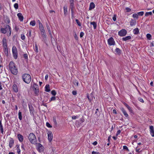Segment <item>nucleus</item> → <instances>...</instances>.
I'll list each match as a JSON object with an SVG mask.
<instances>
[{
	"label": "nucleus",
	"mask_w": 154,
	"mask_h": 154,
	"mask_svg": "<svg viewBox=\"0 0 154 154\" xmlns=\"http://www.w3.org/2000/svg\"><path fill=\"white\" fill-rule=\"evenodd\" d=\"M21 38L22 40H24L25 38V36L24 35H21Z\"/></svg>",
	"instance_id": "55"
},
{
	"label": "nucleus",
	"mask_w": 154,
	"mask_h": 154,
	"mask_svg": "<svg viewBox=\"0 0 154 154\" xmlns=\"http://www.w3.org/2000/svg\"><path fill=\"white\" fill-rule=\"evenodd\" d=\"M4 28H2L1 29V31L2 33L5 34L7 32H9V35L11 34V27L7 25H4Z\"/></svg>",
	"instance_id": "4"
},
{
	"label": "nucleus",
	"mask_w": 154,
	"mask_h": 154,
	"mask_svg": "<svg viewBox=\"0 0 154 154\" xmlns=\"http://www.w3.org/2000/svg\"><path fill=\"white\" fill-rule=\"evenodd\" d=\"M17 137L20 142H22L23 141V137L22 135L20 134H18Z\"/></svg>",
	"instance_id": "16"
},
{
	"label": "nucleus",
	"mask_w": 154,
	"mask_h": 154,
	"mask_svg": "<svg viewBox=\"0 0 154 154\" xmlns=\"http://www.w3.org/2000/svg\"><path fill=\"white\" fill-rule=\"evenodd\" d=\"M130 25L131 26H133L135 25L136 24V20H133L132 19H131L130 22Z\"/></svg>",
	"instance_id": "15"
},
{
	"label": "nucleus",
	"mask_w": 154,
	"mask_h": 154,
	"mask_svg": "<svg viewBox=\"0 0 154 154\" xmlns=\"http://www.w3.org/2000/svg\"><path fill=\"white\" fill-rule=\"evenodd\" d=\"M46 25L47 29H50V27H49L48 23H46Z\"/></svg>",
	"instance_id": "59"
},
{
	"label": "nucleus",
	"mask_w": 154,
	"mask_h": 154,
	"mask_svg": "<svg viewBox=\"0 0 154 154\" xmlns=\"http://www.w3.org/2000/svg\"><path fill=\"white\" fill-rule=\"evenodd\" d=\"M3 46H7V40L5 38H4L2 40Z\"/></svg>",
	"instance_id": "21"
},
{
	"label": "nucleus",
	"mask_w": 154,
	"mask_h": 154,
	"mask_svg": "<svg viewBox=\"0 0 154 154\" xmlns=\"http://www.w3.org/2000/svg\"><path fill=\"white\" fill-rule=\"evenodd\" d=\"M4 48V51L5 54H8V49L7 46H3Z\"/></svg>",
	"instance_id": "28"
},
{
	"label": "nucleus",
	"mask_w": 154,
	"mask_h": 154,
	"mask_svg": "<svg viewBox=\"0 0 154 154\" xmlns=\"http://www.w3.org/2000/svg\"><path fill=\"white\" fill-rule=\"evenodd\" d=\"M87 98L88 99L90 102H91V99L89 98V94H87Z\"/></svg>",
	"instance_id": "50"
},
{
	"label": "nucleus",
	"mask_w": 154,
	"mask_h": 154,
	"mask_svg": "<svg viewBox=\"0 0 154 154\" xmlns=\"http://www.w3.org/2000/svg\"><path fill=\"white\" fill-rule=\"evenodd\" d=\"M84 33L83 32H81L80 33V36L81 38H82L83 37V36L84 35Z\"/></svg>",
	"instance_id": "52"
},
{
	"label": "nucleus",
	"mask_w": 154,
	"mask_h": 154,
	"mask_svg": "<svg viewBox=\"0 0 154 154\" xmlns=\"http://www.w3.org/2000/svg\"><path fill=\"white\" fill-rule=\"evenodd\" d=\"M121 131L120 130H119L117 131L116 135V136H118L119 134L121 133Z\"/></svg>",
	"instance_id": "54"
},
{
	"label": "nucleus",
	"mask_w": 154,
	"mask_h": 154,
	"mask_svg": "<svg viewBox=\"0 0 154 154\" xmlns=\"http://www.w3.org/2000/svg\"><path fill=\"white\" fill-rule=\"evenodd\" d=\"M39 29L40 31L42 30L43 29H45L42 23L39 24Z\"/></svg>",
	"instance_id": "29"
},
{
	"label": "nucleus",
	"mask_w": 154,
	"mask_h": 154,
	"mask_svg": "<svg viewBox=\"0 0 154 154\" xmlns=\"http://www.w3.org/2000/svg\"><path fill=\"white\" fill-rule=\"evenodd\" d=\"M112 19L114 21H116V15H114L113 16V17H112Z\"/></svg>",
	"instance_id": "51"
},
{
	"label": "nucleus",
	"mask_w": 154,
	"mask_h": 154,
	"mask_svg": "<svg viewBox=\"0 0 154 154\" xmlns=\"http://www.w3.org/2000/svg\"><path fill=\"white\" fill-rule=\"evenodd\" d=\"M132 16L134 18H136L137 19H138V14H134L132 15Z\"/></svg>",
	"instance_id": "34"
},
{
	"label": "nucleus",
	"mask_w": 154,
	"mask_h": 154,
	"mask_svg": "<svg viewBox=\"0 0 154 154\" xmlns=\"http://www.w3.org/2000/svg\"><path fill=\"white\" fill-rule=\"evenodd\" d=\"M108 42L109 45H114L115 44V42L112 37L110 38L108 40Z\"/></svg>",
	"instance_id": "8"
},
{
	"label": "nucleus",
	"mask_w": 154,
	"mask_h": 154,
	"mask_svg": "<svg viewBox=\"0 0 154 154\" xmlns=\"http://www.w3.org/2000/svg\"><path fill=\"white\" fill-rule=\"evenodd\" d=\"M53 121H54V123L55 124H57V121L56 120V119L55 117H53Z\"/></svg>",
	"instance_id": "53"
},
{
	"label": "nucleus",
	"mask_w": 154,
	"mask_h": 154,
	"mask_svg": "<svg viewBox=\"0 0 154 154\" xmlns=\"http://www.w3.org/2000/svg\"><path fill=\"white\" fill-rule=\"evenodd\" d=\"M64 15L66 16L67 14V8L66 6L63 7Z\"/></svg>",
	"instance_id": "25"
},
{
	"label": "nucleus",
	"mask_w": 154,
	"mask_h": 154,
	"mask_svg": "<svg viewBox=\"0 0 154 154\" xmlns=\"http://www.w3.org/2000/svg\"><path fill=\"white\" fill-rule=\"evenodd\" d=\"M137 14H138V16H142L144 14V12L143 11H141L140 12H139L137 13Z\"/></svg>",
	"instance_id": "38"
},
{
	"label": "nucleus",
	"mask_w": 154,
	"mask_h": 154,
	"mask_svg": "<svg viewBox=\"0 0 154 154\" xmlns=\"http://www.w3.org/2000/svg\"><path fill=\"white\" fill-rule=\"evenodd\" d=\"M17 16L20 21H22L23 20V17L21 13H20L17 14Z\"/></svg>",
	"instance_id": "14"
},
{
	"label": "nucleus",
	"mask_w": 154,
	"mask_h": 154,
	"mask_svg": "<svg viewBox=\"0 0 154 154\" xmlns=\"http://www.w3.org/2000/svg\"><path fill=\"white\" fill-rule=\"evenodd\" d=\"M95 7V5L94 3L92 2L91 3L89 8V10H91L92 9H94Z\"/></svg>",
	"instance_id": "19"
},
{
	"label": "nucleus",
	"mask_w": 154,
	"mask_h": 154,
	"mask_svg": "<svg viewBox=\"0 0 154 154\" xmlns=\"http://www.w3.org/2000/svg\"><path fill=\"white\" fill-rule=\"evenodd\" d=\"M18 116L19 119L21 120L22 119V112L20 111H19Z\"/></svg>",
	"instance_id": "30"
},
{
	"label": "nucleus",
	"mask_w": 154,
	"mask_h": 154,
	"mask_svg": "<svg viewBox=\"0 0 154 154\" xmlns=\"http://www.w3.org/2000/svg\"><path fill=\"white\" fill-rule=\"evenodd\" d=\"M75 21L79 26H81V23L79 21V20L78 19H76Z\"/></svg>",
	"instance_id": "37"
},
{
	"label": "nucleus",
	"mask_w": 154,
	"mask_h": 154,
	"mask_svg": "<svg viewBox=\"0 0 154 154\" xmlns=\"http://www.w3.org/2000/svg\"><path fill=\"white\" fill-rule=\"evenodd\" d=\"M72 94L74 95H76L77 94L76 91H73L72 92Z\"/></svg>",
	"instance_id": "60"
},
{
	"label": "nucleus",
	"mask_w": 154,
	"mask_h": 154,
	"mask_svg": "<svg viewBox=\"0 0 154 154\" xmlns=\"http://www.w3.org/2000/svg\"><path fill=\"white\" fill-rule=\"evenodd\" d=\"M28 106L29 110L31 114L32 115H34V109L33 106H32L31 103L29 104Z\"/></svg>",
	"instance_id": "10"
},
{
	"label": "nucleus",
	"mask_w": 154,
	"mask_h": 154,
	"mask_svg": "<svg viewBox=\"0 0 154 154\" xmlns=\"http://www.w3.org/2000/svg\"><path fill=\"white\" fill-rule=\"evenodd\" d=\"M13 89L15 92H18V88L17 85L16 84H14L13 86Z\"/></svg>",
	"instance_id": "22"
},
{
	"label": "nucleus",
	"mask_w": 154,
	"mask_h": 154,
	"mask_svg": "<svg viewBox=\"0 0 154 154\" xmlns=\"http://www.w3.org/2000/svg\"><path fill=\"white\" fill-rule=\"evenodd\" d=\"M35 22L34 20L31 21L30 23V25L33 26H35Z\"/></svg>",
	"instance_id": "31"
},
{
	"label": "nucleus",
	"mask_w": 154,
	"mask_h": 154,
	"mask_svg": "<svg viewBox=\"0 0 154 154\" xmlns=\"http://www.w3.org/2000/svg\"><path fill=\"white\" fill-rule=\"evenodd\" d=\"M152 13L151 12H146L145 15V16H148L149 15H152Z\"/></svg>",
	"instance_id": "35"
},
{
	"label": "nucleus",
	"mask_w": 154,
	"mask_h": 154,
	"mask_svg": "<svg viewBox=\"0 0 154 154\" xmlns=\"http://www.w3.org/2000/svg\"><path fill=\"white\" fill-rule=\"evenodd\" d=\"M127 33V31L124 29H122L118 32V35L121 37L125 36Z\"/></svg>",
	"instance_id": "7"
},
{
	"label": "nucleus",
	"mask_w": 154,
	"mask_h": 154,
	"mask_svg": "<svg viewBox=\"0 0 154 154\" xmlns=\"http://www.w3.org/2000/svg\"><path fill=\"white\" fill-rule=\"evenodd\" d=\"M56 100V97H52L50 99V101H54Z\"/></svg>",
	"instance_id": "43"
},
{
	"label": "nucleus",
	"mask_w": 154,
	"mask_h": 154,
	"mask_svg": "<svg viewBox=\"0 0 154 154\" xmlns=\"http://www.w3.org/2000/svg\"><path fill=\"white\" fill-rule=\"evenodd\" d=\"M125 9L126 10V12H129L131 11V9L128 7L126 8Z\"/></svg>",
	"instance_id": "44"
},
{
	"label": "nucleus",
	"mask_w": 154,
	"mask_h": 154,
	"mask_svg": "<svg viewBox=\"0 0 154 154\" xmlns=\"http://www.w3.org/2000/svg\"><path fill=\"white\" fill-rule=\"evenodd\" d=\"M14 7L16 9H17L18 8V5L17 3H15L14 5Z\"/></svg>",
	"instance_id": "41"
},
{
	"label": "nucleus",
	"mask_w": 154,
	"mask_h": 154,
	"mask_svg": "<svg viewBox=\"0 0 154 154\" xmlns=\"http://www.w3.org/2000/svg\"><path fill=\"white\" fill-rule=\"evenodd\" d=\"M46 126L49 128H51L52 126L51 125L48 123L47 122L46 123Z\"/></svg>",
	"instance_id": "47"
},
{
	"label": "nucleus",
	"mask_w": 154,
	"mask_h": 154,
	"mask_svg": "<svg viewBox=\"0 0 154 154\" xmlns=\"http://www.w3.org/2000/svg\"><path fill=\"white\" fill-rule=\"evenodd\" d=\"M9 70L12 74L15 75L17 74L18 70L13 62H10L9 64Z\"/></svg>",
	"instance_id": "1"
},
{
	"label": "nucleus",
	"mask_w": 154,
	"mask_h": 154,
	"mask_svg": "<svg viewBox=\"0 0 154 154\" xmlns=\"http://www.w3.org/2000/svg\"><path fill=\"white\" fill-rule=\"evenodd\" d=\"M38 145V150L40 152H42L44 151V147L40 143H37Z\"/></svg>",
	"instance_id": "9"
},
{
	"label": "nucleus",
	"mask_w": 154,
	"mask_h": 154,
	"mask_svg": "<svg viewBox=\"0 0 154 154\" xmlns=\"http://www.w3.org/2000/svg\"><path fill=\"white\" fill-rule=\"evenodd\" d=\"M77 118V117L75 116H72V119H75Z\"/></svg>",
	"instance_id": "64"
},
{
	"label": "nucleus",
	"mask_w": 154,
	"mask_h": 154,
	"mask_svg": "<svg viewBox=\"0 0 154 154\" xmlns=\"http://www.w3.org/2000/svg\"><path fill=\"white\" fill-rule=\"evenodd\" d=\"M124 104L127 107V108L128 109H130V107L126 103H125L124 102Z\"/></svg>",
	"instance_id": "45"
},
{
	"label": "nucleus",
	"mask_w": 154,
	"mask_h": 154,
	"mask_svg": "<svg viewBox=\"0 0 154 154\" xmlns=\"http://www.w3.org/2000/svg\"><path fill=\"white\" fill-rule=\"evenodd\" d=\"M22 78L23 81L27 84H29L31 80V76L30 75L27 73H25L22 75Z\"/></svg>",
	"instance_id": "3"
},
{
	"label": "nucleus",
	"mask_w": 154,
	"mask_h": 154,
	"mask_svg": "<svg viewBox=\"0 0 154 154\" xmlns=\"http://www.w3.org/2000/svg\"><path fill=\"white\" fill-rule=\"evenodd\" d=\"M4 22L7 23H9L10 22V20L8 18L7 16L4 17Z\"/></svg>",
	"instance_id": "20"
},
{
	"label": "nucleus",
	"mask_w": 154,
	"mask_h": 154,
	"mask_svg": "<svg viewBox=\"0 0 154 154\" xmlns=\"http://www.w3.org/2000/svg\"><path fill=\"white\" fill-rule=\"evenodd\" d=\"M48 77V74H46L45 77V79L46 80H47Z\"/></svg>",
	"instance_id": "63"
},
{
	"label": "nucleus",
	"mask_w": 154,
	"mask_h": 154,
	"mask_svg": "<svg viewBox=\"0 0 154 154\" xmlns=\"http://www.w3.org/2000/svg\"><path fill=\"white\" fill-rule=\"evenodd\" d=\"M92 154H100V153L98 152L93 151L92 152Z\"/></svg>",
	"instance_id": "57"
},
{
	"label": "nucleus",
	"mask_w": 154,
	"mask_h": 154,
	"mask_svg": "<svg viewBox=\"0 0 154 154\" xmlns=\"http://www.w3.org/2000/svg\"><path fill=\"white\" fill-rule=\"evenodd\" d=\"M14 143V140L13 138H11L9 143V146L10 148L13 146Z\"/></svg>",
	"instance_id": "17"
},
{
	"label": "nucleus",
	"mask_w": 154,
	"mask_h": 154,
	"mask_svg": "<svg viewBox=\"0 0 154 154\" xmlns=\"http://www.w3.org/2000/svg\"><path fill=\"white\" fill-rule=\"evenodd\" d=\"M71 11V14H72V18H73L74 17V11H73V9H72L70 8Z\"/></svg>",
	"instance_id": "39"
},
{
	"label": "nucleus",
	"mask_w": 154,
	"mask_h": 154,
	"mask_svg": "<svg viewBox=\"0 0 154 154\" xmlns=\"http://www.w3.org/2000/svg\"><path fill=\"white\" fill-rule=\"evenodd\" d=\"M35 50L36 52L38 53V45L37 44H35Z\"/></svg>",
	"instance_id": "33"
},
{
	"label": "nucleus",
	"mask_w": 154,
	"mask_h": 154,
	"mask_svg": "<svg viewBox=\"0 0 154 154\" xmlns=\"http://www.w3.org/2000/svg\"><path fill=\"white\" fill-rule=\"evenodd\" d=\"M123 149H126L127 151H129V149H128V147L126 146H123Z\"/></svg>",
	"instance_id": "49"
},
{
	"label": "nucleus",
	"mask_w": 154,
	"mask_h": 154,
	"mask_svg": "<svg viewBox=\"0 0 154 154\" xmlns=\"http://www.w3.org/2000/svg\"><path fill=\"white\" fill-rule=\"evenodd\" d=\"M133 32L134 34H137L139 32V30L138 28H136L134 29Z\"/></svg>",
	"instance_id": "26"
},
{
	"label": "nucleus",
	"mask_w": 154,
	"mask_h": 154,
	"mask_svg": "<svg viewBox=\"0 0 154 154\" xmlns=\"http://www.w3.org/2000/svg\"><path fill=\"white\" fill-rule=\"evenodd\" d=\"M131 39V37L130 36H128L125 37L123 38L122 40L123 41H127Z\"/></svg>",
	"instance_id": "23"
},
{
	"label": "nucleus",
	"mask_w": 154,
	"mask_h": 154,
	"mask_svg": "<svg viewBox=\"0 0 154 154\" xmlns=\"http://www.w3.org/2000/svg\"><path fill=\"white\" fill-rule=\"evenodd\" d=\"M42 36L43 37V38H46V37L47 36L46 34L45 33L42 34Z\"/></svg>",
	"instance_id": "61"
},
{
	"label": "nucleus",
	"mask_w": 154,
	"mask_h": 154,
	"mask_svg": "<svg viewBox=\"0 0 154 154\" xmlns=\"http://www.w3.org/2000/svg\"><path fill=\"white\" fill-rule=\"evenodd\" d=\"M23 57L25 59L28 60V55L27 54H24L23 55Z\"/></svg>",
	"instance_id": "42"
},
{
	"label": "nucleus",
	"mask_w": 154,
	"mask_h": 154,
	"mask_svg": "<svg viewBox=\"0 0 154 154\" xmlns=\"http://www.w3.org/2000/svg\"><path fill=\"white\" fill-rule=\"evenodd\" d=\"M116 52L118 54H121V51L119 48H116Z\"/></svg>",
	"instance_id": "32"
},
{
	"label": "nucleus",
	"mask_w": 154,
	"mask_h": 154,
	"mask_svg": "<svg viewBox=\"0 0 154 154\" xmlns=\"http://www.w3.org/2000/svg\"><path fill=\"white\" fill-rule=\"evenodd\" d=\"M90 24L93 25L94 29H95L97 26V24L95 22H91Z\"/></svg>",
	"instance_id": "27"
},
{
	"label": "nucleus",
	"mask_w": 154,
	"mask_h": 154,
	"mask_svg": "<svg viewBox=\"0 0 154 154\" xmlns=\"http://www.w3.org/2000/svg\"><path fill=\"white\" fill-rule=\"evenodd\" d=\"M70 3V8L74 9V0H69Z\"/></svg>",
	"instance_id": "13"
},
{
	"label": "nucleus",
	"mask_w": 154,
	"mask_h": 154,
	"mask_svg": "<svg viewBox=\"0 0 154 154\" xmlns=\"http://www.w3.org/2000/svg\"><path fill=\"white\" fill-rule=\"evenodd\" d=\"M80 121L81 122V123H83L85 121V119L83 118H82L80 119Z\"/></svg>",
	"instance_id": "56"
},
{
	"label": "nucleus",
	"mask_w": 154,
	"mask_h": 154,
	"mask_svg": "<svg viewBox=\"0 0 154 154\" xmlns=\"http://www.w3.org/2000/svg\"><path fill=\"white\" fill-rule=\"evenodd\" d=\"M51 94L54 96L56 94V92L55 90H53L51 91Z\"/></svg>",
	"instance_id": "40"
},
{
	"label": "nucleus",
	"mask_w": 154,
	"mask_h": 154,
	"mask_svg": "<svg viewBox=\"0 0 154 154\" xmlns=\"http://www.w3.org/2000/svg\"><path fill=\"white\" fill-rule=\"evenodd\" d=\"M17 152L18 153H20V148L17 149Z\"/></svg>",
	"instance_id": "62"
},
{
	"label": "nucleus",
	"mask_w": 154,
	"mask_h": 154,
	"mask_svg": "<svg viewBox=\"0 0 154 154\" xmlns=\"http://www.w3.org/2000/svg\"><path fill=\"white\" fill-rule=\"evenodd\" d=\"M138 100L140 101L142 103H143L144 102L143 100V99L141 98H139Z\"/></svg>",
	"instance_id": "48"
},
{
	"label": "nucleus",
	"mask_w": 154,
	"mask_h": 154,
	"mask_svg": "<svg viewBox=\"0 0 154 154\" xmlns=\"http://www.w3.org/2000/svg\"><path fill=\"white\" fill-rule=\"evenodd\" d=\"M13 57L15 59H16L18 57L17 51L15 46H14L12 49Z\"/></svg>",
	"instance_id": "6"
},
{
	"label": "nucleus",
	"mask_w": 154,
	"mask_h": 154,
	"mask_svg": "<svg viewBox=\"0 0 154 154\" xmlns=\"http://www.w3.org/2000/svg\"><path fill=\"white\" fill-rule=\"evenodd\" d=\"M0 127V130L2 134H3V126H1Z\"/></svg>",
	"instance_id": "46"
},
{
	"label": "nucleus",
	"mask_w": 154,
	"mask_h": 154,
	"mask_svg": "<svg viewBox=\"0 0 154 154\" xmlns=\"http://www.w3.org/2000/svg\"><path fill=\"white\" fill-rule=\"evenodd\" d=\"M53 139V134L51 131H48V139L50 142H51Z\"/></svg>",
	"instance_id": "11"
},
{
	"label": "nucleus",
	"mask_w": 154,
	"mask_h": 154,
	"mask_svg": "<svg viewBox=\"0 0 154 154\" xmlns=\"http://www.w3.org/2000/svg\"><path fill=\"white\" fill-rule=\"evenodd\" d=\"M28 138L31 143L34 144H37V140L35 135L33 133H30L29 135Z\"/></svg>",
	"instance_id": "2"
},
{
	"label": "nucleus",
	"mask_w": 154,
	"mask_h": 154,
	"mask_svg": "<svg viewBox=\"0 0 154 154\" xmlns=\"http://www.w3.org/2000/svg\"><path fill=\"white\" fill-rule=\"evenodd\" d=\"M41 33L42 35V34H45V29H43L42 30H41Z\"/></svg>",
	"instance_id": "58"
},
{
	"label": "nucleus",
	"mask_w": 154,
	"mask_h": 154,
	"mask_svg": "<svg viewBox=\"0 0 154 154\" xmlns=\"http://www.w3.org/2000/svg\"><path fill=\"white\" fill-rule=\"evenodd\" d=\"M122 111L125 116L126 117H128V114L127 113V112L123 108H121L120 109Z\"/></svg>",
	"instance_id": "18"
},
{
	"label": "nucleus",
	"mask_w": 154,
	"mask_h": 154,
	"mask_svg": "<svg viewBox=\"0 0 154 154\" xmlns=\"http://www.w3.org/2000/svg\"><path fill=\"white\" fill-rule=\"evenodd\" d=\"M45 91L47 92H49L50 91L49 85H46L45 87Z\"/></svg>",
	"instance_id": "24"
},
{
	"label": "nucleus",
	"mask_w": 154,
	"mask_h": 154,
	"mask_svg": "<svg viewBox=\"0 0 154 154\" xmlns=\"http://www.w3.org/2000/svg\"><path fill=\"white\" fill-rule=\"evenodd\" d=\"M146 37L148 39L150 40L151 39V34L148 33V34H147Z\"/></svg>",
	"instance_id": "36"
},
{
	"label": "nucleus",
	"mask_w": 154,
	"mask_h": 154,
	"mask_svg": "<svg viewBox=\"0 0 154 154\" xmlns=\"http://www.w3.org/2000/svg\"><path fill=\"white\" fill-rule=\"evenodd\" d=\"M150 132L152 137H154V130L153 126H150L149 127Z\"/></svg>",
	"instance_id": "12"
},
{
	"label": "nucleus",
	"mask_w": 154,
	"mask_h": 154,
	"mask_svg": "<svg viewBox=\"0 0 154 154\" xmlns=\"http://www.w3.org/2000/svg\"><path fill=\"white\" fill-rule=\"evenodd\" d=\"M31 88L32 91L34 92L36 95H38L39 92L38 86L35 83H34L31 86Z\"/></svg>",
	"instance_id": "5"
}]
</instances>
